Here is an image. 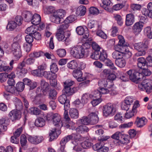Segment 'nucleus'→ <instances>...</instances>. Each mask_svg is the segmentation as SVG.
<instances>
[{
	"instance_id": "nucleus-1",
	"label": "nucleus",
	"mask_w": 152,
	"mask_h": 152,
	"mask_svg": "<svg viewBox=\"0 0 152 152\" xmlns=\"http://www.w3.org/2000/svg\"><path fill=\"white\" fill-rule=\"evenodd\" d=\"M90 42L87 41L82 45H78L72 48L70 51L71 55L74 58L77 59L87 57L90 52L89 48Z\"/></svg>"
},
{
	"instance_id": "nucleus-2",
	"label": "nucleus",
	"mask_w": 152,
	"mask_h": 152,
	"mask_svg": "<svg viewBox=\"0 0 152 152\" xmlns=\"http://www.w3.org/2000/svg\"><path fill=\"white\" fill-rule=\"evenodd\" d=\"M61 116L58 113H55L53 114L52 120L53 124L56 126V127L54 128L50 133L49 135L50 136V139L51 141L57 137L58 135L61 133L59 129L63 125L62 121H61Z\"/></svg>"
},
{
	"instance_id": "nucleus-3",
	"label": "nucleus",
	"mask_w": 152,
	"mask_h": 152,
	"mask_svg": "<svg viewBox=\"0 0 152 152\" xmlns=\"http://www.w3.org/2000/svg\"><path fill=\"white\" fill-rule=\"evenodd\" d=\"M74 83V82L70 80H67L64 82V88L63 90V92L67 95V96H72L77 91V87L71 88V86L73 85Z\"/></svg>"
},
{
	"instance_id": "nucleus-4",
	"label": "nucleus",
	"mask_w": 152,
	"mask_h": 152,
	"mask_svg": "<svg viewBox=\"0 0 152 152\" xmlns=\"http://www.w3.org/2000/svg\"><path fill=\"white\" fill-rule=\"evenodd\" d=\"M116 111V106L114 104L108 103L103 107V116L105 117L114 115Z\"/></svg>"
},
{
	"instance_id": "nucleus-5",
	"label": "nucleus",
	"mask_w": 152,
	"mask_h": 152,
	"mask_svg": "<svg viewBox=\"0 0 152 152\" xmlns=\"http://www.w3.org/2000/svg\"><path fill=\"white\" fill-rule=\"evenodd\" d=\"M138 87L140 90H145L148 94H149L152 91V81L150 79H145L138 85Z\"/></svg>"
},
{
	"instance_id": "nucleus-6",
	"label": "nucleus",
	"mask_w": 152,
	"mask_h": 152,
	"mask_svg": "<svg viewBox=\"0 0 152 152\" xmlns=\"http://www.w3.org/2000/svg\"><path fill=\"white\" fill-rule=\"evenodd\" d=\"M66 14L65 11L63 9L56 10L53 14L52 22L57 24H60L61 19L63 18Z\"/></svg>"
},
{
	"instance_id": "nucleus-7",
	"label": "nucleus",
	"mask_w": 152,
	"mask_h": 152,
	"mask_svg": "<svg viewBox=\"0 0 152 152\" xmlns=\"http://www.w3.org/2000/svg\"><path fill=\"white\" fill-rule=\"evenodd\" d=\"M148 47L147 42H139L135 44L134 45V48L137 50L138 52L136 53L137 56H140L144 55L146 53L145 51Z\"/></svg>"
},
{
	"instance_id": "nucleus-8",
	"label": "nucleus",
	"mask_w": 152,
	"mask_h": 152,
	"mask_svg": "<svg viewBox=\"0 0 152 152\" xmlns=\"http://www.w3.org/2000/svg\"><path fill=\"white\" fill-rule=\"evenodd\" d=\"M11 50L15 56L18 59L22 56L20 44L19 42H14L11 46Z\"/></svg>"
},
{
	"instance_id": "nucleus-9",
	"label": "nucleus",
	"mask_w": 152,
	"mask_h": 152,
	"mask_svg": "<svg viewBox=\"0 0 152 152\" xmlns=\"http://www.w3.org/2000/svg\"><path fill=\"white\" fill-rule=\"evenodd\" d=\"M49 88V84L44 80H42L40 87L37 88V93L38 94L42 92L44 95H46Z\"/></svg>"
},
{
	"instance_id": "nucleus-10",
	"label": "nucleus",
	"mask_w": 152,
	"mask_h": 152,
	"mask_svg": "<svg viewBox=\"0 0 152 152\" xmlns=\"http://www.w3.org/2000/svg\"><path fill=\"white\" fill-rule=\"evenodd\" d=\"M132 56V53L130 51L127 53L114 51L112 54V57L115 60L122 58L124 56L127 58H130Z\"/></svg>"
},
{
	"instance_id": "nucleus-11",
	"label": "nucleus",
	"mask_w": 152,
	"mask_h": 152,
	"mask_svg": "<svg viewBox=\"0 0 152 152\" xmlns=\"http://www.w3.org/2000/svg\"><path fill=\"white\" fill-rule=\"evenodd\" d=\"M129 78L132 81L137 83L140 80V78L137 77L140 74L135 69H130L127 72Z\"/></svg>"
},
{
	"instance_id": "nucleus-12",
	"label": "nucleus",
	"mask_w": 152,
	"mask_h": 152,
	"mask_svg": "<svg viewBox=\"0 0 152 152\" xmlns=\"http://www.w3.org/2000/svg\"><path fill=\"white\" fill-rule=\"evenodd\" d=\"M44 140L43 137L40 135L30 136L28 138V140L29 142L34 145H37L40 143Z\"/></svg>"
},
{
	"instance_id": "nucleus-13",
	"label": "nucleus",
	"mask_w": 152,
	"mask_h": 152,
	"mask_svg": "<svg viewBox=\"0 0 152 152\" xmlns=\"http://www.w3.org/2000/svg\"><path fill=\"white\" fill-rule=\"evenodd\" d=\"M104 144L101 142H98L93 146V148L97 152H107L109 151V148L107 147L104 146Z\"/></svg>"
},
{
	"instance_id": "nucleus-14",
	"label": "nucleus",
	"mask_w": 152,
	"mask_h": 152,
	"mask_svg": "<svg viewBox=\"0 0 152 152\" xmlns=\"http://www.w3.org/2000/svg\"><path fill=\"white\" fill-rule=\"evenodd\" d=\"M9 115L12 121L19 119L21 116V112L19 110H13L10 112Z\"/></svg>"
},
{
	"instance_id": "nucleus-15",
	"label": "nucleus",
	"mask_w": 152,
	"mask_h": 152,
	"mask_svg": "<svg viewBox=\"0 0 152 152\" xmlns=\"http://www.w3.org/2000/svg\"><path fill=\"white\" fill-rule=\"evenodd\" d=\"M72 75L78 82H81L85 80L86 77L83 75L82 72L80 70L75 69L73 71Z\"/></svg>"
},
{
	"instance_id": "nucleus-16",
	"label": "nucleus",
	"mask_w": 152,
	"mask_h": 152,
	"mask_svg": "<svg viewBox=\"0 0 152 152\" xmlns=\"http://www.w3.org/2000/svg\"><path fill=\"white\" fill-rule=\"evenodd\" d=\"M35 61V59L33 58H26L23 60L22 62L20 63L18 65V68H22L25 66L26 64L31 65L33 64Z\"/></svg>"
},
{
	"instance_id": "nucleus-17",
	"label": "nucleus",
	"mask_w": 152,
	"mask_h": 152,
	"mask_svg": "<svg viewBox=\"0 0 152 152\" xmlns=\"http://www.w3.org/2000/svg\"><path fill=\"white\" fill-rule=\"evenodd\" d=\"M143 27L142 22H138L134 24L132 27L133 33L136 35H138L141 31Z\"/></svg>"
},
{
	"instance_id": "nucleus-18",
	"label": "nucleus",
	"mask_w": 152,
	"mask_h": 152,
	"mask_svg": "<svg viewBox=\"0 0 152 152\" xmlns=\"http://www.w3.org/2000/svg\"><path fill=\"white\" fill-rule=\"evenodd\" d=\"M134 21V15L132 13L126 15V17L125 25L126 26H130L133 24Z\"/></svg>"
},
{
	"instance_id": "nucleus-19",
	"label": "nucleus",
	"mask_w": 152,
	"mask_h": 152,
	"mask_svg": "<svg viewBox=\"0 0 152 152\" xmlns=\"http://www.w3.org/2000/svg\"><path fill=\"white\" fill-rule=\"evenodd\" d=\"M130 137L127 134H122L119 140L118 145H126L130 142Z\"/></svg>"
},
{
	"instance_id": "nucleus-20",
	"label": "nucleus",
	"mask_w": 152,
	"mask_h": 152,
	"mask_svg": "<svg viewBox=\"0 0 152 152\" xmlns=\"http://www.w3.org/2000/svg\"><path fill=\"white\" fill-rule=\"evenodd\" d=\"M98 112L95 111L94 112H92L89 115L91 122L93 124H95L98 123L99 121V118L98 116Z\"/></svg>"
},
{
	"instance_id": "nucleus-21",
	"label": "nucleus",
	"mask_w": 152,
	"mask_h": 152,
	"mask_svg": "<svg viewBox=\"0 0 152 152\" xmlns=\"http://www.w3.org/2000/svg\"><path fill=\"white\" fill-rule=\"evenodd\" d=\"M88 27L89 28H94V31L97 29L102 28L101 24L94 21H90L88 23Z\"/></svg>"
},
{
	"instance_id": "nucleus-22",
	"label": "nucleus",
	"mask_w": 152,
	"mask_h": 152,
	"mask_svg": "<svg viewBox=\"0 0 152 152\" xmlns=\"http://www.w3.org/2000/svg\"><path fill=\"white\" fill-rule=\"evenodd\" d=\"M147 119L145 117L140 118L137 117L135 123L137 127H141L145 125L147 123Z\"/></svg>"
},
{
	"instance_id": "nucleus-23",
	"label": "nucleus",
	"mask_w": 152,
	"mask_h": 152,
	"mask_svg": "<svg viewBox=\"0 0 152 152\" xmlns=\"http://www.w3.org/2000/svg\"><path fill=\"white\" fill-rule=\"evenodd\" d=\"M41 21V18L40 15L37 14H35L33 15L31 20L32 24L34 25H37L40 23Z\"/></svg>"
},
{
	"instance_id": "nucleus-24",
	"label": "nucleus",
	"mask_w": 152,
	"mask_h": 152,
	"mask_svg": "<svg viewBox=\"0 0 152 152\" xmlns=\"http://www.w3.org/2000/svg\"><path fill=\"white\" fill-rule=\"evenodd\" d=\"M86 11V9L85 6H80L77 8L76 14L77 16H83L85 15Z\"/></svg>"
},
{
	"instance_id": "nucleus-25",
	"label": "nucleus",
	"mask_w": 152,
	"mask_h": 152,
	"mask_svg": "<svg viewBox=\"0 0 152 152\" xmlns=\"http://www.w3.org/2000/svg\"><path fill=\"white\" fill-rule=\"evenodd\" d=\"M22 15L24 18L25 20L27 22L31 21L33 15L31 12L28 11L24 12Z\"/></svg>"
},
{
	"instance_id": "nucleus-26",
	"label": "nucleus",
	"mask_w": 152,
	"mask_h": 152,
	"mask_svg": "<svg viewBox=\"0 0 152 152\" xmlns=\"http://www.w3.org/2000/svg\"><path fill=\"white\" fill-rule=\"evenodd\" d=\"M7 121L5 118H2L0 119V129L5 131L7 129V126L8 125Z\"/></svg>"
},
{
	"instance_id": "nucleus-27",
	"label": "nucleus",
	"mask_w": 152,
	"mask_h": 152,
	"mask_svg": "<svg viewBox=\"0 0 152 152\" xmlns=\"http://www.w3.org/2000/svg\"><path fill=\"white\" fill-rule=\"evenodd\" d=\"M127 48V47H123L119 44L115 45L114 47L115 51L127 53L128 51H129L128 48Z\"/></svg>"
},
{
	"instance_id": "nucleus-28",
	"label": "nucleus",
	"mask_w": 152,
	"mask_h": 152,
	"mask_svg": "<svg viewBox=\"0 0 152 152\" xmlns=\"http://www.w3.org/2000/svg\"><path fill=\"white\" fill-rule=\"evenodd\" d=\"M69 114L70 117L72 118L77 119L79 117V112L75 108H71L69 110Z\"/></svg>"
},
{
	"instance_id": "nucleus-29",
	"label": "nucleus",
	"mask_w": 152,
	"mask_h": 152,
	"mask_svg": "<svg viewBox=\"0 0 152 152\" xmlns=\"http://www.w3.org/2000/svg\"><path fill=\"white\" fill-rule=\"evenodd\" d=\"M17 26L15 21L11 20L8 23L6 28L10 31H12L15 29Z\"/></svg>"
},
{
	"instance_id": "nucleus-30",
	"label": "nucleus",
	"mask_w": 152,
	"mask_h": 152,
	"mask_svg": "<svg viewBox=\"0 0 152 152\" xmlns=\"http://www.w3.org/2000/svg\"><path fill=\"white\" fill-rule=\"evenodd\" d=\"M76 130L79 133H83L88 132L89 129L85 125H80L76 129Z\"/></svg>"
},
{
	"instance_id": "nucleus-31",
	"label": "nucleus",
	"mask_w": 152,
	"mask_h": 152,
	"mask_svg": "<svg viewBox=\"0 0 152 152\" xmlns=\"http://www.w3.org/2000/svg\"><path fill=\"white\" fill-rule=\"evenodd\" d=\"M35 124L37 127H42L45 124V121L43 118H38L36 119Z\"/></svg>"
},
{
	"instance_id": "nucleus-32",
	"label": "nucleus",
	"mask_w": 152,
	"mask_h": 152,
	"mask_svg": "<svg viewBox=\"0 0 152 152\" xmlns=\"http://www.w3.org/2000/svg\"><path fill=\"white\" fill-rule=\"evenodd\" d=\"M91 98L90 95L88 93L83 94L81 97V101L83 104L87 103Z\"/></svg>"
},
{
	"instance_id": "nucleus-33",
	"label": "nucleus",
	"mask_w": 152,
	"mask_h": 152,
	"mask_svg": "<svg viewBox=\"0 0 152 152\" xmlns=\"http://www.w3.org/2000/svg\"><path fill=\"white\" fill-rule=\"evenodd\" d=\"M64 33L65 32L57 31L56 34V37L58 41H65L66 39V38L65 37Z\"/></svg>"
},
{
	"instance_id": "nucleus-34",
	"label": "nucleus",
	"mask_w": 152,
	"mask_h": 152,
	"mask_svg": "<svg viewBox=\"0 0 152 152\" xmlns=\"http://www.w3.org/2000/svg\"><path fill=\"white\" fill-rule=\"evenodd\" d=\"M92 145L91 140L88 139L81 143V147L83 148L87 149L91 147Z\"/></svg>"
},
{
	"instance_id": "nucleus-35",
	"label": "nucleus",
	"mask_w": 152,
	"mask_h": 152,
	"mask_svg": "<svg viewBox=\"0 0 152 152\" xmlns=\"http://www.w3.org/2000/svg\"><path fill=\"white\" fill-rule=\"evenodd\" d=\"M144 34L149 39H152V31L150 26H147L144 29Z\"/></svg>"
},
{
	"instance_id": "nucleus-36",
	"label": "nucleus",
	"mask_w": 152,
	"mask_h": 152,
	"mask_svg": "<svg viewBox=\"0 0 152 152\" xmlns=\"http://www.w3.org/2000/svg\"><path fill=\"white\" fill-rule=\"evenodd\" d=\"M115 63L117 66L121 68L124 67L126 63L125 60L123 58L115 60Z\"/></svg>"
},
{
	"instance_id": "nucleus-37",
	"label": "nucleus",
	"mask_w": 152,
	"mask_h": 152,
	"mask_svg": "<svg viewBox=\"0 0 152 152\" xmlns=\"http://www.w3.org/2000/svg\"><path fill=\"white\" fill-rule=\"evenodd\" d=\"M28 112L32 115H37L40 113L41 110L37 107H32L29 109Z\"/></svg>"
},
{
	"instance_id": "nucleus-38",
	"label": "nucleus",
	"mask_w": 152,
	"mask_h": 152,
	"mask_svg": "<svg viewBox=\"0 0 152 152\" xmlns=\"http://www.w3.org/2000/svg\"><path fill=\"white\" fill-rule=\"evenodd\" d=\"M25 88L24 83L23 82H19L16 85L15 89L16 92H22L23 91Z\"/></svg>"
},
{
	"instance_id": "nucleus-39",
	"label": "nucleus",
	"mask_w": 152,
	"mask_h": 152,
	"mask_svg": "<svg viewBox=\"0 0 152 152\" xmlns=\"http://www.w3.org/2000/svg\"><path fill=\"white\" fill-rule=\"evenodd\" d=\"M42 75L43 76L48 79H51L53 78H55L56 77L55 74H52L49 72L44 71Z\"/></svg>"
},
{
	"instance_id": "nucleus-40",
	"label": "nucleus",
	"mask_w": 152,
	"mask_h": 152,
	"mask_svg": "<svg viewBox=\"0 0 152 152\" xmlns=\"http://www.w3.org/2000/svg\"><path fill=\"white\" fill-rule=\"evenodd\" d=\"M67 66L70 69H75L77 66V64L76 61L73 60L67 64Z\"/></svg>"
},
{
	"instance_id": "nucleus-41",
	"label": "nucleus",
	"mask_w": 152,
	"mask_h": 152,
	"mask_svg": "<svg viewBox=\"0 0 152 152\" xmlns=\"http://www.w3.org/2000/svg\"><path fill=\"white\" fill-rule=\"evenodd\" d=\"M37 29L35 28V26H31L28 27L25 30V33L29 34H33L37 31Z\"/></svg>"
},
{
	"instance_id": "nucleus-42",
	"label": "nucleus",
	"mask_w": 152,
	"mask_h": 152,
	"mask_svg": "<svg viewBox=\"0 0 152 152\" xmlns=\"http://www.w3.org/2000/svg\"><path fill=\"white\" fill-rule=\"evenodd\" d=\"M72 136H67L63 138L60 142L61 145L65 146L66 143L72 139Z\"/></svg>"
},
{
	"instance_id": "nucleus-43",
	"label": "nucleus",
	"mask_w": 152,
	"mask_h": 152,
	"mask_svg": "<svg viewBox=\"0 0 152 152\" xmlns=\"http://www.w3.org/2000/svg\"><path fill=\"white\" fill-rule=\"evenodd\" d=\"M43 52L39 51H34L29 54V57L30 58H37L40 57L42 54Z\"/></svg>"
},
{
	"instance_id": "nucleus-44",
	"label": "nucleus",
	"mask_w": 152,
	"mask_h": 152,
	"mask_svg": "<svg viewBox=\"0 0 152 152\" xmlns=\"http://www.w3.org/2000/svg\"><path fill=\"white\" fill-rule=\"evenodd\" d=\"M5 90L8 92L12 94H15L16 92V90L14 86L8 85L5 86Z\"/></svg>"
},
{
	"instance_id": "nucleus-45",
	"label": "nucleus",
	"mask_w": 152,
	"mask_h": 152,
	"mask_svg": "<svg viewBox=\"0 0 152 152\" xmlns=\"http://www.w3.org/2000/svg\"><path fill=\"white\" fill-rule=\"evenodd\" d=\"M56 52L58 56L61 58L64 57L66 54V50L64 49H58Z\"/></svg>"
},
{
	"instance_id": "nucleus-46",
	"label": "nucleus",
	"mask_w": 152,
	"mask_h": 152,
	"mask_svg": "<svg viewBox=\"0 0 152 152\" xmlns=\"http://www.w3.org/2000/svg\"><path fill=\"white\" fill-rule=\"evenodd\" d=\"M102 28L97 29L96 30V35L104 39H106L107 38V35L105 34L101 29Z\"/></svg>"
},
{
	"instance_id": "nucleus-47",
	"label": "nucleus",
	"mask_w": 152,
	"mask_h": 152,
	"mask_svg": "<svg viewBox=\"0 0 152 152\" xmlns=\"http://www.w3.org/2000/svg\"><path fill=\"white\" fill-rule=\"evenodd\" d=\"M55 78H53L50 80V85L53 87L57 89H59L60 88V85H58L57 83V81Z\"/></svg>"
},
{
	"instance_id": "nucleus-48",
	"label": "nucleus",
	"mask_w": 152,
	"mask_h": 152,
	"mask_svg": "<svg viewBox=\"0 0 152 152\" xmlns=\"http://www.w3.org/2000/svg\"><path fill=\"white\" fill-rule=\"evenodd\" d=\"M76 18V17L75 15H70L66 18L64 21V23L69 24V23L75 21Z\"/></svg>"
},
{
	"instance_id": "nucleus-49",
	"label": "nucleus",
	"mask_w": 152,
	"mask_h": 152,
	"mask_svg": "<svg viewBox=\"0 0 152 152\" xmlns=\"http://www.w3.org/2000/svg\"><path fill=\"white\" fill-rule=\"evenodd\" d=\"M55 7L52 6L46 7L44 9L45 12L47 14H53L55 11Z\"/></svg>"
},
{
	"instance_id": "nucleus-50",
	"label": "nucleus",
	"mask_w": 152,
	"mask_h": 152,
	"mask_svg": "<svg viewBox=\"0 0 152 152\" xmlns=\"http://www.w3.org/2000/svg\"><path fill=\"white\" fill-rule=\"evenodd\" d=\"M106 65L109 66L111 69L114 70H117V68L115 66L113 63L112 62V61L109 59L104 61Z\"/></svg>"
},
{
	"instance_id": "nucleus-51",
	"label": "nucleus",
	"mask_w": 152,
	"mask_h": 152,
	"mask_svg": "<svg viewBox=\"0 0 152 152\" xmlns=\"http://www.w3.org/2000/svg\"><path fill=\"white\" fill-rule=\"evenodd\" d=\"M69 24L64 23L58 26L57 31L64 32V31L67 29L69 27Z\"/></svg>"
},
{
	"instance_id": "nucleus-52",
	"label": "nucleus",
	"mask_w": 152,
	"mask_h": 152,
	"mask_svg": "<svg viewBox=\"0 0 152 152\" xmlns=\"http://www.w3.org/2000/svg\"><path fill=\"white\" fill-rule=\"evenodd\" d=\"M44 72L38 68L37 69L32 71L31 73L34 76L41 77L43 76L42 74H43Z\"/></svg>"
},
{
	"instance_id": "nucleus-53",
	"label": "nucleus",
	"mask_w": 152,
	"mask_h": 152,
	"mask_svg": "<svg viewBox=\"0 0 152 152\" xmlns=\"http://www.w3.org/2000/svg\"><path fill=\"white\" fill-rule=\"evenodd\" d=\"M57 94V92L54 89H50L49 91L48 97L50 99H53L55 98Z\"/></svg>"
},
{
	"instance_id": "nucleus-54",
	"label": "nucleus",
	"mask_w": 152,
	"mask_h": 152,
	"mask_svg": "<svg viewBox=\"0 0 152 152\" xmlns=\"http://www.w3.org/2000/svg\"><path fill=\"white\" fill-rule=\"evenodd\" d=\"M64 117L65 119V121L66 122V126L67 128L69 127V124L70 121V119L68 115V112L67 110H65L64 113Z\"/></svg>"
},
{
	"instance_id": "nucleus-55",
	"label": "nucleus",
	"mask_w": 152,
	"mask_h": 152,
	"mask_svg": "<svg viewBox=\"0 0 152 152\" xmlns=\"http://www.w3.org/2000/svg\"><path fill=\"white\" fill-rule=\"evenodd\" d=\"M83 35V38L84 39H87L86 41L91 42L93 40L92 38L89 36V33L88 31H85Z\"/></svg>"
},
{
	"instance_id": "nucleus-56",
	"label": "nucleus",
	"mask_w": 152,
	"mask_h": 152,
	"mask_svg": "<svg viewBox=\"0 0 152 152\" xmlns=\"http://www.w3.org/2000/svg\"><path fill=\"white\" fill-rule=\"evenodd\" d=\"M16 108L18 110L22 109L23 105L22 102L19 99H15Z\"/></svg>"
},
{
	"instance_id": "nucleus-57",
	"label": "nucleus",
	"mask_w": 152,
	"mask_h": 152,
	"mask_svg": "<svg viewBox=\"0 0 152 152\" xmlns=\"http://www.w3.org/2000/svg\"><path fill=\"white\" fill-rule=\"evenodd\" d=\"M122 133L119 132H117L113 134L111 136V137L115 140H118L117 142H119V140H120V137H121Z\"/></svg>"
},
{
	"instance_id": "nucleus-58",
	"label": "nucleus",
	"mask_w": 152,
	"mask_h": 152,
	"mask_svg": "<svg viewBox=\"0 0 152 152\" xmlns=\"http://www.w3.org/2000/svg\"><path fill=\"white\" fill-rule=\"evenodd\" d=\"M114 18L117 21V23L118 25L120 26H121L122 25L123 22L122 21V18L120 15L117 14H114Z\"/></svg>"
},
{
	"instance_id": "nucleus-59",
	"label": "nucleus",
	"mask_w": 152,
	"mask_h": 152,
	"mask_svg": "<svg viewBox=\"0 0 152 152\" xmlns=\"http://www.w3.org/2000/svg\"><path fill=\"white\" fill-rule=\"evenodd\" d=\"M50 70L51 72L54 74L58 70V68L56 63H53L50 66Z\"/></svg>"
},
{
	"instance_id": "nucleus-60",
	"label": "nucleus",
	"mask_w": 152,
	"mask_h": 152,
	"mask_svg": "<svg viewBox=\"0 0 152 152\" xmlns=\"http://www.w3.org/2000/svg\"><path fill=\"white\" fill-rule=\"evenodd\" d=\"M81 123L84 125H87L91 122L90 119L86 116H83L80 119Z\"/></svg>"
},
{
	"instance_id": "nucleus-61",
	"label": "nucleus",
	"mask_w": 152,
	"mask_h": 152,
	"mask_svg": "<svg viewBox=\"0 0 152 152\" xmlns=\"http://www.w3.org/2000/svg\"><path fill=\"white\" fill-rule=\"evenodd\" d=\"M99 59L102 61L104 62L107 59V54L104 51H102L100 53V55H99Z\"/></svg>"
},
{
	"instance_id": "nucleus-62",
	"label": "nucleus",
	"mask_w": 152,
	"mask_h": 152,
	"mask_svg": "<svg viewBox=\"0 0 152 152\" xmlns=\"http://www.w3.org/2000/svg\"><path fill=\"white\" fill-rule=\"evenodd\" d=\"M67 95L65 94L61 95L58 98V99L59 102L61 104H63L64 102H66V100H68L66 98Z\"/></svg>"
},
{
	"instance_id": "nucleus-63",
	"label": "nucleus",
	"mask_w": 152,
	"mask_h": 152,
	"mask_svg": "<svg viewBox=\"0 0 152 152\" xmlns=\"http://www.w3.org/2000/svg\"><path fill=\"white\" fill-rule=\"evenodd\" d=\"M107 81L105 79L100 80L98 82V85L100 88L105 87H107Z\"/></svg>"
},
{
	"instance_id": "nucleus-64",
	"label": "nucleus",
	"mask_w": 152,
	"mask_h": 152,
	"mask_svg": "<svg viewBox=\"0 0 152 152\" xmlns=\"http://www.w3.org/2000/svg\"><path fill=\"white\" fill-rule=\"evenodd\" d=\"M99 12L97 8L94 7H91L89 9V13L92 15H97Z\"/></svg>"
}]
</instances>
